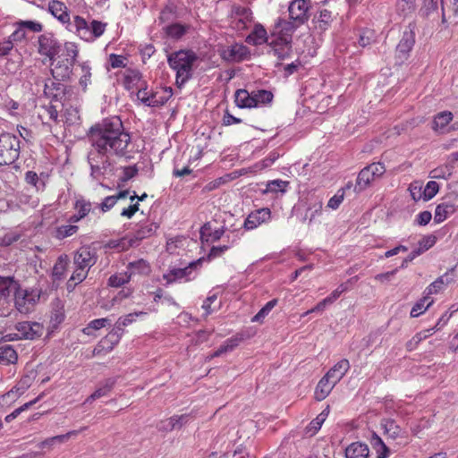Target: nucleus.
<instances>
[{
    "label": "nucleus",
    "mask_w": 458,
    "mask_h": 458,
    "mask_svg": "<svg viewBox=\"0 0 458 458\" xmlns=\"http://www.w3.org/2000/svg\"><path fill=\"white\" fill-rule=\"evenodd\" d=\"M87 137L90 146L87 160L94 176L103 174L111 166V156L130 160L137 152L130 132L115 116L93 124Z\"/></svg>",
    "instance_id": "obj_1"
},
{
    "label": "nucleus",
    "mask_w": 458,
    "mask_h": 458,
    "mask_svg": "<svg viewBox=\"0 0 458 458\" xmlns=\"http://www.w3.org/2000/svg\"><path fill=\"white\" fill-rule=\"evenodd\" d=\"M79 46L74 41H66L63 45V54L52 61L51 74L58 81H67L72 76L74 64L78 60Z\"/></svg>",
    "instance_id": "obj_2"
},
{
    "label": "nucleus",
    "mask_w": 458,
    "mask_h": 458,
    "mask_svg": "<svg viewBox=\"0 0 458 458\" xmlns=\"http://www.w3.org/2000/svg\"><path fill=\"white\" fill-rule=\"evenodd\" d=\"M197 60L198 55L192 50H179L168 55L169 66L176 72L175 83L178 88H182L192 78Z\"/></svg>",
    "instance_id": "obj_3"
},
{
    "label": "nucleus",
    "mask_w": 458,
    "mask_h": 458,
    "mask_svg": "<svg viewBox=\"0 0 458 458\" xmlns=\"http://www.w3.org/2000/svg\"><path fill=\"white\" fill-rule=\"evenodd\" d=\"M41 291L38 288H23L20 283L13 293L14 306L21 313H29L39 301Z\"/></svg>",
    "instance_id": "obj_4"
},
{
    "label": "nucleus",
    "mask_w": 458,
    "mask_h": 458,
    "mask_svg": "<svg viewBox=\"0 0 458 458\" xmlns=\"http://www.w3.org/2000/svg\"><path fill=\"white\" fill-rule=\"evenodd\" d=\"M20 139L11 133L0 134V165L14 163L21 152Z\"/></svg>",
    "instance_id": "obj_5"
},
{
    "label": "nucleus",
    "mask_w": 458,
    "mask_h": 458,
    "mask_svg": "<svg viewBox=\"0 0 458 458\" xmlns=\"http://www.w3.org/2000/svg\"><path fill=\"white\" fill-rule=\"evenodd\" d=\"M415 22H410L403 30L402 38L395 47L394 58L396 64H402L409 58L415 44Z\"/></svg>",
    "instance_id": "obj_6"
},
{
    "label": "nucleus",
    "mask_w": 458,
    "mask_h": 458,
    "mask_svg": "<svg viewBox=\"0 0 458 458\" xmlns=\"http://www.w3.org/2000/svg\"><path fill=\"white\" fill-rule=\"evenodd\" d=\"M61 44L53 33H44L38 39V52L47 56L50 60H54L59 53Z\"/></svg>",
    "instance_id": "obj_7"
},
{
    "label": "nucleus",
    "mask_w": 458,
    "mask_h": 458,
    "mask_svg": "<svg viewBox=\"0 0 458 458\" xmlns=\"http://www.w3.org/2000/svg\"><path fill=\"white\" fill-rule=\"evenodd\" d=\"M17 330L16 339H30L39 338L44 333V325L39 322L22 321L15 325Z\"/></svg>",
    "instance_id": "obj_8"
},
{
    "label": "nucleus",
    "mask_w": 458,
    "mask_h": 458,
    "mask_svg": "<svg viewBox=\"0 0 458 458\" xmlns=\"http://www.w3.org/2000/svg\"><path fill=\"white\" fill-rule=\"evenodd\" d=\"M230 16L233 19V28L239 31L246 30L253 20L251 10L239 4L231 6Z\"/></svg>",
    "instance_id": "obj_9"
},
{
    "label": "nucleus",
    "mask_w": 458,
    "mask_h": 458,
    "mask_svg": "<svg viewBox=\"0 0 458 458\" xmlns=\"http://www.w3.org/2000/svg\"><path fill=\"white\" fill-rule=\"evenodd\" d=\"M301 26L293 20H285L284 18H277L274 29L272 30V36L284 41H293V35L294 31Z\"/></svg>",
    "instance_id": "obj_10"
},
{
    "label": "nucleus",
    "mask_w": 458,
    "mask_h": 458,
    "mask_svg": "<svg viewBox=\"0 0 458 458\" xmlns=\"http://www.w3.org/2000/svg\"><path fill=\"white\" fill-rule=\"evenodd\" d=\"M310 0H293L288 7L289 18L302 25L310 18Z\"/></svg>",
    "instance_id": "obj_11"
},
{
    "label": "nucleus",
    "mask_w": 458,
    "mask_h": 458,
    "mask_svg": "<svg viewBox=\"0 0 458 458\" xmlns=\"http://www.w3.org/2000/svg\"><path fill=\"white\" fill-rule=\"evenodd\" d=\"M97 253L89 246H82L73 255V265L89 270L97 262Z\"/></svg>",
    "instance_id": "obj_12"
},
{
    "label": "nucleus",
    "mask_w": 458,
    "mask_h": 458,
    "mask_svg": "<svg viewBox=\"0 0 458 458\" xmlns=\"http://www.w3.org/2000/svg\"><path fill=\"white\" fill-rule=\"evenodd\" d=\"M271 217V211L268 208H260L251 211L243 222V228L247 231L254 230L262 223H267Z\"/></svg>",
    "instance_id": "obj_13"
},
{
    "label": "nucleus",
    "mask_w": 458,
    "mask_h": 458,
    "mask_svg": "<svg viewBox=\"0 0 458 458\" xmlns=\"http://www.w3.org/2000/svg\"><path fill=\"white\" fill-rule=\"evenodd\" d=\"M220 55L228 62H241L250 56V50L242 44L234 43L224 49Z\"/></svg>",
    "instance_id": "obj_14"
},
{
    "label": "nucleus",
    "mask_w": 458,
    "mask_h": 458,
    "mask_svg": "<svg viewBox=\"0 0 458 458\" xmlns=\"http://www.w3.org/2000/svg\"><path fill=\"white\" fill-rule=\"evenodd\" d=\"M122 84L125 90L133 92L139 88L145 86V81L142 80V75L138 70L127 68L123 73Z\"/></svg>",
    "instance_id": "obj_15"
},
{
    "label": "nucleus",
    "mask_w": 458,
    "mask_h": 458,
    "mask_svg": "<svg viewBox=\"0 0 458 458\" xmlns=\"http://www.w3.org/2000/svg\"><path fill=\"white\" fill-rule=\"evenodd\" d=\"M48 12L57 19L62 24L71 25V13L69 8L64 2L59 0H51L48 3Z\"/></svg>",
    "instance_id": "obj_16"
},
{
    "label": "nucleus",
    "mask_w": 458,
    "mask_h": 458,
    "mask_svg": "<svg viewBox=\"0 0 458 458\" xmlns=\"http://www.w3.org/2000/svg\"><path fill=\"white\" fill-rule=\"evenodd\" d=\"M78 84L82 92H86L89 86L92 84V68L89 61H81L77 63Z\"/></svg>",
    "instance_id": "obj_17"
},
{
    "label": "nucleus",
    "mask_w": 458,
    "mask_h": 458,
    "mask_svg": "<svg viewBox=\"0 0 458 458\" xmlns=\"http://www.w3.org/2000/svg\"><path fill=\"white\" fill-rule=\"evenodd\" d=\"M203 260L204 259H199L190 263V265L184 268L172 269L168 274L164 275V279L166 280L168 284H172L178 279L188 277L193 269H196L201 266Z\"/></svg>",
    "instance_id": "obj_18"
},
{
    "label": "nucleus",
    "mask_w": 458,
    "mask_h": 458,
    "mask_svg": "<svg viewBox=\"0 0 458 458\" xmlns=\"http://www.w3.org/2000/svg\"><path fill=\"white\" fill-rule=\"evenodd\" d=\"M334 21L335 16L331 11L321 9L313 18L314 30L323 33L330 29Z\"/></svg>",
    "instance_id": "obj_19"
},
{
    "label": "nucleus",
    "mask_w": 458,
    "mask_h": 458,
    "mask_svg": "<svg viewBox=\"0 0 458 458\" xmlns=\"http://www.w3.org/2000/svg\"><path fill=\"white\" fill-rule=\"evenodd\" d=\"M457 206L453 201H443L437 205L434 215L435 223H443L455 214Z\"/></svg>",
    "instance_id": "obj_20"
},
{
    "label": "nucleus",
    "mask_w": 458,
    "mask_h": 458,
    "mask_svg": "<svg viewBox=\"0 0 458 458\" xmlns=\"http://www.w3.org/2000/svg\"><path fill=\"white\" fill-rule=\"evenodd\" d=\"M191 420L190 414L174 415L167 420H162L160 423V429L165 431H172L174 429H180L184 425L188 424Z\"/></svg>",
    "instance_id": "obj_21"
},
{
    "label": "nucleus",
    "mask_w": 458,
    "mask_h": 458,
    "mask_svg": "<svg viewBox=\"0 0 458 458\" xmlns=\"http://www.w3.org/2000/svg\"><path fill=\"white\" fill-rule=\"evenodd\" d=\"M350 370V361L340 360L325 376L337 385Z\"/></svg>",
    "instance_id": "obj_22"
},
{
    "label": "nucleus",
    "mask_w": 458,
    "mask_h": 458,
    "mask_svg": "<svg viewBox=\"0 0 458 458\" xmlns=\"http://www.w3.org/2000/svg\"><path fill=\"white\" fill-rule=\"evenodd\" d=\"M173 97L171 88H161L150 92V101L148 106L158 107L166 104Z\"/></svg>",
    "instance_id": "obj_23"
},
{
    "label": "nucleus",
    "mask_w": 458,
    "mask_h": 458,
    "mask_svg": "<svg viewBox=\"0 0 458 458\" xmlns=\"http://www.w3.org/2000/svg\"><path fill=\"white\" fill-rule=\"evenodd\" d=\"M269 45L272 47L274 55L279 59H285L292 54L291 41H284V39L275 38L269 42Z\"/></svg>",
    "instance_id": "obj_24"
},
{
    "label": "nucleus",
    "mask_w": 458,
    "mask_h": 458,
    "mask_svg": "<svg viewBox=\"0 0 458 458\" xmlns=\"http://www.w3.org/2000/svg\"><path fill=\"white\" fill-rule=\"evenodd\" d=\"M267 32L264 26L260 23H256L251 32L246 37L245 41L248 44L258 46L267 42Z\"/></svg>",
    "instance_id": "obj_25"
},
{
    "label": "nucleus",
    "mask_w": 458,
    "mask_h": 458,
    "mask_svg": "<svg viewBox=\"0 0 458 458\" xmlns=\"http://www.w3.org/2000/svg\"><path fill=\"white\" fill-rule=\"evenodd\" d=\"M336 385L332 382L327 376H324L318 382L314 396L318 402L325 400L333 391Z\"/></svg>",
    "instance_id": "obj_26"
},
{
    "label": "nucleus",
    "mask_w": 458,
    "mask_h": 458,
    "mask_svg": "<svg viewBox=\"0 0 458 458\" xmlns=\"http://www.w3.org/2000/svg\"><path fill=\"white\" fill-rule=\"evenodd\" d=\"M35 379L34 372H31L29 375L23 376L20 381L9 391L7 392V396L15 395V396H22L27 390L31 386L33 381Z\"/></svg>",
    "instance_id": "obj_27"
},
{
    "label": "nucleus",
    "mask_w": 458,
    "mask_h": 458,
    "mask_svg": "<svg viewBox=\"0 0 458 458\" xmlns=\"http://www.w3.org/2000/svg\"><path fill=\"white\" fill-rule=\"evenodd\" d=\"M72 30L77 37L85 41L90 37L89 24L80 15L73 17V30Z\"/></svg>",
    "instance_id": "obj_28"
},
{
    "label": "nucleus",
    "mask_w": 458,
    "mask_h": 458,
    "mask_svg": "<svg viewBox=\"0 0 458 458\" xmlns=\"http://www.w3.org/2000/svg\"><path fill=\"white\" fill-rule=\"evenodd\" d=\"M151 272L150 265L145 259H138L127 265V273L133 276H148Z\"/></svg>",
    "instance_id": "obj_29"
},
{
    "label": "nucleus",
    "mask_w": 458,
    "mask_h": 458,
    "mask_svg": "<svg viewBox=\"0 0 458 458\" xmlns=\"http://www.w3.org/2000/svg\"><path fill=\"white\" fill-rule=\"evenodd\" d=\"M454 114L450 111H443L435 115L432 123V130L443 133L445 127L453 121Z\"/></svg>",
    "instance_id": "obj_30"
},
{
    "label": "nucleus",
    "mask_w": 458,
    "mask_h": 458,
    "mask_svg": "<svg viewBox=\"0 0 458 458\" xmlns=\"http://www.w3.org/2000/svg\"><path fill=\"white\" fill-rule=\"evenodd\" d=\"M369 453L368 445L361 442L351 443L345 449L346 458H368Z\"/></svg>",
    "instance_id": "obj_31"
},
{
    "label": "nucleus",
    "mask_w": 458,
    "mask_h": 458,
    "mask_svg": "<svg viewBox=\"0 0 458 458\" xmlns=\"http://www.w3.org/2000/svg\"><path fill=\"white\" fill-rule=\"evenodd\" d=\"M384 434L389 438L398 439L405 437V430H403L394 420L387 419L383 420Z\"/></svg>",
    "instance_id": "obj_32"
},
{
    "label": "nucleus",
    "mask_w": 458,
    "mask_h": 458,
    "mask_svg": "<svg viewBox=\"0 0 458 458\" xmlns=\"http://www.w3.org/2000/svg\"><path fill=\"white\" fill-rule=\"evenodd\" d=\"M17 360V351L12 345H0V366H9V364H16Z\"/></svg>",
    "instance_id": "obj_33"
},
{
    "label": "nucleus",
    "mask_w": 458,
    "mask_h": 458,
    "mask_svg": "<svg viewBox=\"0 0 458 458\" xmlns=\"http://www.w3.org/2000/svg\"><path fill=\"white\" fill-rule=\"evenodd\" d=\"M290 182L284 181L282 179H275L267 182L266 186L264 189L261 190L262 194H267V193H284L287 191V189L289 187Z\"/></svg>",
    "instance_id": "obj_34"
},
{
    "label": "nucleus",
    "mask_w": 458,
    "mask_h": 458,
    "mask_svg": "<svg viewBox=\"0 0 458 458\" xmlns=\"http://www.w3.org/2000/svg\"><path fill=\"white\" fill-rule=\"evenodd\" d=\"M19 282L11 276H0V302L6 301L12 292H15V286Z\"/></svg>",
    "instance_id": "obj_35"
},
{
    "label": "nucleus",
    "mask_w": 458,
    "mask_h": 458,
    "mask_svg": "<svg viewBox=\"0 0 458 458\" xmlns=\"http://www.w3.org/2000/svg\"><path fill=\"white\" fill-rule=\"evenodd\" d=\"M251 98L254 105L252 108L270 105L273 101L274 95L268 90H254L251 92Z\"/></svg>",
    "instance_id": "obj_36"
},
{
    "label": "nucleus",
    "mask_w": 458,
    "mask_h": 458,
    "mask_svg": "<svg viewBox=\"0 0 458 458\" xmlns=\"http://www.w3.org/2000/svg\"><path fill=\"white\" fill-rule=\"evenodd\" d=\"M416 11V0H396V14L403 19L411 16Z\"/></svg>",
    "instance_id": "obj_37"
},
{
    "label": "nucleus",
    "mask_w": 458,
    "mask_h": 458,
    "mask_svg": "<svg viewBox=\"0 0 458 458\" xmlns=\"http://www.w3.org/2000/svg\"><path fill=\"white\" fill-rule=\"evenodd\" d=\"M227 244L220 245V246H213L209 250V254H208V259L209 260L221 257L226 250H228L231 247L236 244L238 242V237L236 234H233L232 238L229 235L225 236Z\"/></svg>",
    "instance_id": "obj_38"
},
{
    "label": "nucleus",
    "mask_w": 458,
    "mask_h": 458,
    "mask_svg": "<svg viewBox=\"0 0 458 458\" xmlns=\"http://www.w3.org/2000/svg\"><path fill=\"white\" fill-rule=\"evenodd\" d=\"M234 103L237 107L244 109H251L252 102L251 92H248L246 89H237L234 93Z\"/></svg>",
    "instance_id": "obj_39"
},
{
    "label": "nucleus",
    "mask_w": 458,
    "mask_h": 458,
    "mask_svg": "<svg viewBox=\"0 0 458 458\" xmlns=\"http://www.w3.org/2000/svg\"><path fill=\"white\" fill-rule=\"evenodd\" d=\"M38 116L44 124H50L51 123H57L59 114L55 106L49 105L41 108Z\"/></svg>",
    "instance_id": "obj_40"
},
{
    "label": "nucleus",
    "mask_w": 458,
    "mask_h": 458,
    "mask_svg": "<svg viewBox=\"0 0 458 458\" xmlns=\"http://www.w3.org/2000/svg\"><path fill=\"white\" fill-rule=\"evenodd\" d=\"M69 267V258L67 255H62L58 258L53 268V277L55 280H62L65 276V272Z\"/></svg>",
    "instance_id": "obj_41"
},
{
    "label": "nucleus",
    "mask_w": 458,
    "mask_h": 458,
    "mask_svg": "<svg viewBox=\"0 0 458 458\" xmlns=\"http://www.w3.org/2000/svg\"><path fill=\"white\" fill-rule=\"evenodd\" d=\"M225 234L224 227H219L215 230L210 229V225L206 224L203 225L201 229V236L202 238L206 237V242H218Z\"/></svg>",
    "instance_id": "obj_42"
},
{
    "label": "nucleus",
    "mask_w": 458,
    "mask_h": 458,
    "mask_svg": "<svg viewBox=\"0 0 458 458\" xmlns=\"http://www.w3.org/2000/svg\"><path fill=\"white\" fill-rule=\"evenodd\" d=\"M128 194H129L128 190H122V191H119L114 195H109V196L105 197L104 199L102 200V202L100 203V209L103 212H107V210H109L115 205V203L118 201V199H125L128 196Z\"/></svg>",
    "instance_id": "obj_43"
},
{
    "label": "nucleus",
    "mask_w": 458,
    "mask_h": 458,
    "mask_svg": "<svg viewBox=\"0 0 458 458\" xmlns=\"http://www.w3.org/2000/svg\"><path fill=\"white\" fill-rule=\"evenodd\" d=\"M434 302V300L429 297L424 296L419 300L411 308L410 315L411 318H417L424 313Z\"/></svg>",
    "instance_id": "obj_44"
},
{
    "label": "nucleus",
    "mask_w": 458,
    "mask_h": 458,
    "mask_svg": "<svg viewBox=\"0 0 458 458\" xmlns=\"http://www.w3.org/2000/svg\"><path fill=\"white\" fill-rule=\"evenodd\" d=\"M370 444L372 448L375 450L376 458H387L389 455V449L385 445L383 440L375 433L372 434L370 438Z\"/></svg>",
    "instance_id": "obj_45"
},
{
    "label": "nucleus",
    "mask_w": 458,
    "mask_h": 458,
    "mask_svg": "<svg viewBox=\"0 0 458 458\" xmlns=\"http://www.w3.org/2000/svg\"><path fill=\"white\" fill-rule=\"evenodd\" d=\"M89 270L75 267V270H73V274L68 279V283H66V288L72 291L78 285V284L81 283L88 276Z\"/></svg>",
    "instance_id": "obj_46"
},
{
    "label": "nucleus",
    "mask_w": 458,
    "mask_h": 458,
    "mask_svg": "<svg viewBox=\"0 0 458 458\" xmlns=\"http://www.w3.org/2000/svg\"><path fill=\"white\" fill-rule=\"evenodd\" d=\"M375 179L366 166L361 169L356 178V190L361 191L365 190Z\"/></svg>",
    "instance_id": "obj_47"
},
{
    "label": "nucleus",
    "mask_w": 458,
    "mask_h": 458,
    "mask_svg": "<svg viewBox=\"0 0 458 458\" xmlns=\"http://www.w3.org/2000/svg\"><path fill=\"white\" fill-rule=\"evenodd\" d=\"M189 26L175 22L165 28V33L168 37L173 38H182L188 30Z\"/></svg>",
    "instance_id": "obj_48"
},
{
    "label": "nucleus",
    "mask_w": 458,
    "mask_h": 458,
    "mask_svg": "<svg viewBox=\"0 0 458 458\" xmlns=\"http://www.w3.org/2000/svg\"><path fill=\"white\" fill-rule=\"evenodd\" d=\"M432 335V329H426L416 333L409 341H407L406 350L411 352L417 348L418 344L424 339Z\"/></svg>",
    "instance_id": "obj_49"
},
{
    "label": "nucleus",
    "mask_w": 458,
    "mask_h": 458,
    "mask_svg": "<svg viewBox=\"0 0 458 458\" xmlns=\"http://www.w3.org/2000/svg\"><path fill=\"white\" fill-rule=\"evenodd\" d=\"M240 342V338L238 337H230L227 338L219 347L211 354V357H219L222 353H226V352L232 351L235 348Z\"/></svg>",
    "instance_id": "obj_50"
},
{
    "label": "nucleus",
    "mask_w": 458,
    "mask_h": 458,
    "mask_svg": "<svg viewBox=\"0 0 458 458\" xmlns=\"http://www.w3.org/2000/svg\"><path fill=\"white\" fill-rule=\"evenodd\" d=\"M240 342V338L238 337H230L227 338L219 347L211 354V357H219L222 353H226V352L232 351L235 348Z\"/></svg>",
    "instance_id": "obj_51"
},
{
    "label": "nucleus",
    "mask_w": 458,
    "mask_h": 458,
    "mask_svg": "<svg viewBox=\"0 0 458 458\" xmlns=\"http://www.w3.org/2000/svg\"><path fill=\"white\" fill-rule=\"evenodd\" d=\"M240 342V338L238 337H230L227 338L219 347L211 354V357H219L222 353H226V352L232 351L235 348Z\"/></svg>",
    "instance_id": "obj_52"
},
{
    "label": "nucleus",
    "mask_w": 458,
    "mask_h": 458,
    "mask_svg": "<svg viewBox=\"0 0 458 458\" xmlns=\"http://www.w3.org/2000/svg\"><path fill=\"white\" fill-rule=\"evenodd\" d=\"M109 322L110 320L107 318H95L89 321L81 331L84 335H90L94 330H98L106 327Z\"/></svg>",
    "instance_id": "obj_53"
},
{
    "label": "nucleus",
    "mask_w": 458,
    "mask_h": 458,
    "mask_svg": "<svg viewBox=\"0 0 458 458\" xmlns=\"http://www.w3.org/2000/svg\"><path fill=\"white\" fill-rule=\"evenodd\" d=\"M277 302V299H272L269 301H267L251 318V321L262 322L263 319L269 314V312L276 306Z\"/></svg>",
    "instance_id": "obj_54"
},
{
    "label": "nucleus",
    "mask_w": 458,
    "mask_h": 458,
    "mask_svg": "<svg viewBox=\"0 0 458 458\" xmlns=\"http://www.w3.org/2000/svg\"><path fill=\"white\" fill-rule=\"evenodd\" d=\"M106 27V23L102 22L100 21L93 20L89 23V33L90 37L87 39V41H92L97 38H99L105 32Z\"/></svg>",
    "instance_id": "obj_55"
},
{
    "label": "nucleus",
    "mask_w": 458,
    "mask_h": 458,
    "mask_svg": "<svg viewBox=\"0 0 458 458\" xmlns=\"http://www.w3.org/2000/svg\"><path fill=\"white\" fill-rule=\"evenodd\" d=\"M146 314H147V312H144V311H135L132 313H129V314L125 315L124 317L119 318L115 323V327L118 330H123L124 327H127L128 325L134 322L136 320L137 317H140V316H143Z\"/></svg>",
    "instance_id": "obj_56"
},
{
    "label": "nucleus",
    "mask_w": 458,
    "mask_h": 458,
    "mask_svg": "<svg viewBox=\"0 0 458 458\" xmlns=\"http://www.w3.org/2000/svg\"><path fill=\"white\" fill-rule=\"evenodd\" d=\"M131 280V275L127 273V271L123 273L112 275L108 278L107 284L111 287H120Z\"/></svg>",
    "instance_id": "obj_57"
},
{
    "label": "nucleus",
    "mask_w": 458,
    "mask_h": 458,
    "mask_svg": "<svg viewBox=\"0 0 458 458\" xmlns=\"http://www.w3.org/2000/svg\"><path fill=\"white\" fill-rule=\"evenodd\" d=\"M115 381L112 378L106 379L104 385L98 388H97L91 394V399H98L104 396H106L113 389Z\"/></svg>",
    "instance_id": "obj_58"
},
{
    "label": "nucleus",
    "mask_w": 458,
    "mask_h": 458,
    "mask_svg": "<svg viewBox=\"0 0 458 458\" xmlns=\"http://www.w3.org/2000/svg\"><path fill=\"white\" fill-rule=\"evenodd\" d=\"M157 229L155 224H147L141 225L135 233V238L137 240H143L153 235Z\"/></svg>",
    "instance_id": "obj_59"
},
{
    "label": "nucleus",
    "mask_w": 458,
    "mask_h": 458,
    "mask_svg": "<svg viewBox=\"0 0 458 458\" xmlns=\"http://www.w3.org/2000/svg\"><path fill=\"white\" fill-rule=\"evenodd\" d=\"M445 288L444 276L437 277L433 283H431L425 290L424 294L431 297L432 294H437L442 292Z\"/></svg>",
    "instance_id": "obj_60"
},
{
    "label": "nucleus",
    "mask_w": 458,
    "mask_h": 458,
    "mask_svg": "<svg viewBox=\"0 0 458 458\" xmlns=\"http://www.w3.org/2000/svg\"><path fill=\"white\" fill-rule=\"evenodd\" d=\"M73 208H75L80 217L83 219L89 214V211L91 210V203L89 200L81 198L75 201V206H73Z\"/></svg>",
    "instance_id": "obj_61"
},
{
    "label": "nucleus",
    "mask_w": 458,
    "mask_h": 458,
    "mask_svg": "<svg viewBox=\"0 0 458 458\" xmlns=\"http://www.w3.org/2000/svg\"><path fill=\"white\" fill-rule=\"evenodd\" d=\"M279 157V154L276 151L270 152L265 158L257 162L254 165L255 170H263L270 165H272L275 161Z\"/></svg>",
    "instance_id": "obj_62"
},
{
    "label": "nucleus",
    "mask_w": 458,
    "mask_h": 458,
    "mask_svg": "<svg viewBox=\"0 0 458 458\" xmlns=\"http://www.w3.org/2000/svg\"><path fill=\"white\" fill-rule=\"evenodd\" d=\"M78 232L77 225H62L56 229L55 237L59 240H64L65 238L73 236Z\"/></svg>",
    "instance_id": "obj_63"
},
{
    "label": "nucleus",
    "mask_w": 458,
    "mask_h": 458,
    "mask_svg": "<svg viewBox=\"0 0 458 458\" xmlns=\"http://www.w3.org/2000/svg\"><path fill=\"white\" fill-rule=\"evenodd\" d=\"M21 238V233L13 231L5 233L1 239H0V246L1 247H9L13 245V243L19 242Z\"/></svg>",
    "instance_id": "obj_64"
}]
</instances>
